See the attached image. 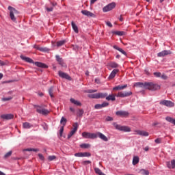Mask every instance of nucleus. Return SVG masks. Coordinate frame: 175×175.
I'll use <instances>...</instances> for the list:
<instances>
[{
	"instance_id": "obj_61",
	"label": "nucleus",
	"mask_w": 175,
	"mask_h": 175,
	"mask_svg": "<svg viewBox=\"0 0 175 175\" xmlns=\"http://www.w3.org/2000/svg\"><path fill=\"white\" fill-rule=\"evenodd\" d=\"M96 1L97 0H91V1H90L91 5L95 3V2H96Z\"/></svg>"
},
{
	"instance_id": "obj_30",
	"label": "nucleus",
	"mask_w": 175,
	"mask_h": 175,
	"mask_svg": "<svg viewBox=\"0 0 175 175\" xmlns=\"http://www.w3.org/2000/svg\"><path fill=\"white\" fill-rule=\"evenodd\" d=\"M56 59L57 61V62L59 64V65H61L62 66H64V60L62 59V58H61L59 57V55H56Z\"/></svg>"
},
{
	"instance_id": "obj_14",
	"label": "nucleus",
	"mask_w": 175,
	"mask_h": 175,
	"mask_svg": "<svg viewBox=\"0 0 175 175\" xmlns=\"http://www.w3.org/2000/svg\"><path fill=\"white\" fill-rule=\"evenodd\" d=\"M172 54V52L169 50H164L161 52L157 53V57H166V55H169Z\"/></svg>"
},
{
	"instance_id": "obj_20",
	"label": "nucleus",
	"mask_w": 175,
	"mask_h": 175,
	"mask_svg": "<svg viewBox=\"0 0 175 175\" xmlns=\"http://www.w3.org/2000/svg\"><path fill=\"white\" fill-rule=\"evenodd\" d=\"M118 72H120V70H118V69L113 70V71L109 75V79H114V77H116V75H117V73H118Z\"/></svg>"
},
{
	"instance_id": "obj_40",
	"label": "nucleus",
	"mask_w": 175,
	"mask_h": 175,
	"mask_svg": "<svg viewBox=\"0 0 175 175\" xmlns=\"http://www.w3.org/2000/svg\"><path fill=\"white\" fill-rule=\"evenodd\" d=\"M23 151H34V152H38V151H39V149H38V148H27V149H24Z\"/></svg>"
},
{
	"instance_id": "obj_25",
	"label": "nucleus",
	"mask_w": 175,
	"mask_h": 175,
	"mask_svg": "<svg viewBox=\"0 0 175 175\" xmlns=\"http://www.w3.org/2000/svg\"><path fill=\"white\" fill-rule=\"evenodd\" d=\"M113 47L115 50H118V51H120V53H122L124 55H126V52H125L122 49L118 47L117 45H114Z\"/></svg>"
},
{
	"instance_id": "obj_46",
	"label": "nucleus",
	"mask_w": 175,
	"mask_h": 175,
	"mask_svg": "<svg viewBox=\"0 0 175 175\" xmlns=\"http://www.w3.org/2000/svg\"><path fill=\"white\" fill-rule=\"evenodd\" d=\"M45 8L47 12H53L54 9L53 7H49V6H46Z\"/></svg>"
},
{
	"instance_id": "obj_22",
	"label": "nucleus",
	"mask_w": 175,
	"mask_h": 175,
	"mask_svg": "<svg viewBox=\"0 0 175 175\" xmlns=\"http://www.w3.org/2000/svg\"><path fill=\"white\" fill-rule=\"evenodd\" d=\"M107 96V92H99L98 93V99H105Z\"/></svg>"
},
{
	"instance_id": "obj_35",
	"label": "nucleus",
	"mask_w": 175,
	"mask_h": 175,
	"mask_svg": "<svg viewBox=\"0 0 175 175\" xmlns=\"http://www.w3.org/2000/svg\"><path fill=\"white\" fill-rule=\"evenodd\" d=\"M65 43H66V40H65L58 41V42H57V46L61 47V46H64V44Z\"/></svg>"
},
{
	"instance_id": "obj_23",
	"label": "nucleus",
	"mask_w": 175,
	"mask_h": 175,
	"mask_svg": "<svg viewBox=\"0 0 175 175\" xmlns=\"http://www.w3.org/2000/svg\"><path fill=\"white\" fill-rule=\"evenodd\" d=\"M32 126H33V125H32L31 123L29 122H24L23 124V127L25 129H31V128H32Z\"/></svg>"
},
{
	"instance_id": "obj_43",
	"label": "nucleus",
	"mask_w": 175,
	"mask_h": 175,
	"mask_svg": "<svg viewBox=\"0 0 175 175\" xmlns=\"http://www.w3.org/2000/svg\"><path fill=\"white\" fill-rule=\"evenodd\" d=\"M83 114H84V111L83 109H79V111L77 112V116L79 117H81V116H83Z\"/></svg>"
},
{
	"instance_id": "obj_57",
	"label": "nucleus",
	"mask_w": 175,
	"mask_h": 175,
	"mask_svg": "<svg viewBox=\"0 0 175 175\" xmlns=\"http://www.w3.org/2000/svg\"><path fill=\"white\" fill-rule=\"evenodd\" d=\"M106 121H113V118L110 116L106 118Z\"/></svg>"
},
{
	"instance_id": "obj_33",
	"label": "nucleus",
	"mask_w": 175,
	"mask_h": 175,
	"mask_svg": "<svg viewBox=\"0 0 175 175\" xmlns=\"http://www.w3.org/2000/svg\"><path fill=\"white\" fill-rule=\"evenodd\" d=\"M35 65L38 66V68H47V65L38 62L35 63Z\"/></svg>"
},
{
	"instance_id": "obj_9",
	"label": "nucleus",
	"mask_w": 175,
	"mask_h": 175,
	"mask_svg": "<svg viewBox=\"0 0 175 175\" xmlns=\"http://www.w3.org/2000/svg\"><path fill=\"white\" fill-rule=\"evenodd\" d=\"M160 105H163V106H167V107H173V106H174V103H173V102L167 100L160 101Z\"/></svg>"
},
{
	"instance_id": "obj_41",
	"label": "nucleus",
	"mask_w": 175,
	"mask_h": 175,
	"mask_svg": "<svg viewBox=\"0 0 175 175\" xmlns=\"http://www.w3.org/2000/svg\"><path fill=\"white\" fill-rule=\"evenodd\" d=\"M66 119L64 117H62L60 123L62 124L63 126H65V125H66Z\"/></svg>"
},
{
	"instance_id": "obj_2",
	"label": "nucleus",
	"mask_w": 175,
	"mask_h": 175,
	"mask_svg": "<svg viewBox=\"0 0 175 175\" xmlns=\"http://www.w3.org/2000/svg\"><path fill=\"white\" fill-rule=\"evenodd\" d=\"M8 10L10 11V16L11 20L14 22H16L18 14H20V12L16 10V8L12 6H8Z\"/></svg>"
},
{
	"instance_id": "obj_28",
	"label": "nucleus",
	"mask_w": 175,
	"mask_h": 175,
	"mask_svg": "<svg viewBox=\"0 0 175 175\" xmlns=\"http://www.w3.org/2000/svg\"><path fill=\"white\" fill-rule=\"evenodd\" d=\"M70 101L71 103H73V105H75L76 106H81V103L77 100H75V98H70Z\"/></svg>"
},
{
	"instance_id": "obj_50",
	"label": "nucleus",
	"mask_w": 175,
	"mask_h": 175,
	"mask_svg": "<svg viewBox=\"0 0 175 175\" xmlns=\"http://www.w3.org/2000/svg\"><path fill=\"white\" fill-rule=\"evenodd\" d=\"M94 109H102V106H101L100 104H96V105L94 106Z\"/></svg>"
},
{
	"instance_id": "obj_11",
	"label": "nucleus",
	"mask_w": 175,
	"mask_h": 175,
	"mask_svg": "<svg viewBox=\"0 0 175 175\" xmlns=\"http://www.w3.org/2000/svg\"><path fill=\"white\" fill-rule=\"evenodd\" d=\"M58 75L62 79H66V80H72V77H70V76L66 72L59 71Z\"/></svg>"
},
{
	"instance_id": "obj_60",
	"label": "nucleus",
	"mask_w": 175,
	"mask_h": 175,
	"mask_svg": "<svg viewBox=\"0 0 175 175\" xmlns=\"http://www.w3.org/2000/svg\"><path fill=\"white\" fill-rule=\"evenodd\" d=\"M119 20L120 21H124V18H122V15H120Z\"/></svg>"
},
{
	"instance_id": "obj_62",
	"label": "nucleus",
	"mask_w": 175,
	"mask_h": 175,
	"mask_svg": "<svg viewBox=\"0 0 175 175\" xmlns=\"http://www.w3.org/2000/svg\"><path fill=\"white\" fill-rule=\"evenodd\" d=\"M148 150H150V148H148V146H146L144 148V151H148Z\"/></svg>"
},
{
	"instance_id": "obj_5",
	"label": "nucleus",
	"mask_w": 175,
	"mask_h": 175,
	"mask_svg": "<svg viewBox=\"0 0 175 175\" xmlns=\"http://www.w3.org/2000/svg\"><path fill=\"white\" fill-rule=\"evenodd\" d=\"M82 136L84 139H96V133L83 132Z\"/></svg>"
},
{
	"instance_id": "obj_21",
	"label": "nucleus",
	"mask_w": 175,
	"mask_h": 175,
	"mask_svg": "<svg viewBox=\"0 0 175 175\" xmlns=\"http://www.w3.org/2000/svg\"><path fill=\"white\" fill-rule=\"evenodd\" d=\"M137 135H139V136H148V133L146 132V131H142L140 130H137L135 131Z\"/></svg>"
},
{
	"instance_id": "obj_12",
	"label": "nucleus",
	"mask_w": 175,
	"mask_h": 175,
	"mask_svg": "<svg viewBox=\"0 0 175 175\" xmlns=\"http://www.w3.org/2000/svg\"><path fill=\"white\" fill-rule=\"evenodd\" d=\"M96 139L98 137H99V139H100L101 140H103V142H108L109 139H107V137H106V135H105L103 133H100V132H97L96 133Z\"/></svg>"
},
{
	"instance_id": "obj_48",
	"label": "nucleus",
	"mask_w": 175,
	"mask_h": 175,
	"mask_svg": "<svg viewBox=\"0 0 175 175\" xmlns=\"http://www.w3.org/2000/svg\"><path fill=\"white\" fill-rule=\"evenodd\" d=\"M161 75L162 74L159 72H154V76H155L156 77H161Z\"/></svg>"
},
{
	"instance_id": "obj_8",
	"label": "nucleus",
	"mask_w": 175,
	"mask_h": 175,
	"mask_svg": "<svg viewBox=\"0 0 175 175\" xmlns=\"http://www.w3.org/2000/svg\"><path fill=\"white\" fill-rule=\"evenodd\" d=\"M73 127H74V129L68 135V137H67L68 139H70V137H72L73 136V135H75V133H76V132H77V129H79V124H77V123H75L73 124Z\"/></svg>"
},
{
	"instance_id": "obj_24",
	"label": "nucleus",
	"mask_w": 175,
	"mask_h": 175,
	"mask_svg": "<svg viewBox=\"0 0 175 175\" xmlns=\"http://www.w3.org/2000/svg\"><path fill=\"white\" fill-rule=\"evenodd\" d=\"M106 100H112L113 102L116 100V96L113 94H107V96L105 97Z\"/></svg>"
},
{
	"instance_id": "obj_16",
	"label": "nucleus",
	"mask_w": 175,
	"mask_h": 175,
	"mask_svg": "<svg viewBox=\"0 0 175 175\" xmlns=\"http://www.w3.org/2000/svg\"><path fill=\"white\" fill-rule=\"evenodd\" d=\"M20 58L23 60L25 61V62H28L29 64H33V60L29 57H27L23 55L20 56Z\"/></svg>"
},
{
	"instance_id": "obj_36",
	"label": "nucleus",
	"mask_w": 175,
	"mask_h": 175,
	"mask_svg": "<svg viewBox=\"0 0 175 175\" xmlns=\"http://www.w3.org/2000/svg\"><path fill=\"white\" fill-rule=\"evenodd\" d=\"M139 163V157L135 156L133 159V165H137Z\"/></svg>"
},
{
	"instance_id": "obj_39",
	"label": "nucleus",
	"mask_w": 175,
	"mask_h": 175,
	"mask_svg": "<svg viewBox=\"0 0 175 175\" xmlns=\"http://www.w3.org/2000/svg\"><path fill=\"white\" fill-rule=\"evenodd\" d=\"M81 148H90L91 145L90 144H82L80 145Z\"/></svg>"
},
{
	"instance_id": "obj_32",
	"label": "nucleus",
	"mask_w": 175,
	"mask_h": 175,
	"mask_svg": "<svg viewBox=\"0 0 175 175\" xmlns=\"http://www.w3.org/2000/svg\"><path fill=\"white\" fill-rule=\"evenodd\" d=\"M54 86H51L49 89V94L51 96V98H54Z\"/></svg>"
},
{
	"instance_id": "obj_34",
	"label": "nucleus",
	"mask_w": 175,
	"mask_h": 175,
	"mask_svg": "<svg viewBox=\"0 0 175 175\" xmlns=\"http://www.w3.org/2000/svg\"><path fill=\"white\" fill-rule=\"evenodd\" d=\"M33 47H34V49H36V50H39V51H47L46 48H42V47H40L38 45H34Z\"/></svg>"
},
{
	"instance_id": "obj_38",
	"label": "nucleus",
	"mask_w": 175,
	"mask_h": 175,
	"mask_svg": "<svg viewBox=\"0 0 175 175\" xmlns=\"http://www.w3.org/2000/svg\"><path fill=\"white\" fill-rule=\"evenodd\" d=\"M113 33H114L115 35H118V36H123V35H125V32L124 31H113Z\"/></svg>"
},
{
	"instance_id": "obj_64",
	"label": "nucleus",
	"mask_w": 175,
	"mask_h": 175,
	"mask_svg": "<svg viewBox=\"0 0 175 175\" xmlns=\"http://www.w3.org/2000/svg\"><path fill=\"white\" fill-rule=\"evenodd\" d=\"M0 175H6V174L2 172V171H0Z\"/></svg>"
},
{
	"instance_id": "obj_53",
	"label": "nucleus",
	"mask_w": 175,
	"mask_h": 175,
	"mask_svg": "<svg viewBox=\"0 0 175 175\" xmlns=\"http://www.w3.org/2000/svg\"><path fill=\"white\" fill-rule=\"evenodd\" d=\"M38 157H39V159H40L41 161H44V157L43 156V154H38Z\"/></svg>"
},
{
	"instance_id": "obj_3",
	"label": "nucleus",
	"mask_w": 175,
	"mask_h": 175,
	"mask_svg": "<svg viewBox=\"0 0 175 175\" xmlns=\"http://www.w3.org/2000/svg\"><path fill=\"white\" fill-rule=\"evenodd\" d=\"M113 126H115L116 129L118 131H122L123 132H131V128L126 126H121L118 124L116 122L113 123Z\"/></svg>"
},
{
	"instance_id": "obj_19",
	"label": "nucleus",
	"mask_w": 175,
	"mask_h": 175,
	"mask_svg": "<svg viewBox=\"0 0 175 175\" xmlns=\"http://www.w3.org/2000/svg\"><path fill=\"white\" fill-rule=\"evenodd\" d=\"M166 165L169 169H174L175 167V160L173 159L171 161V163L170 161H167L166 163Z\"/></svg>"
},
{
	"instance_id": "obj_37",
	"label": "nucleus",
	"mask_w": 175,
	"mask_h": 175,
	"mask_svg": "<svg viewBox=\"0 0 175 175\" xmlns=\"http://www.w3.org/2000/svg\"><path fill=\"white\" fill-rule=\"evenodd\" d=\"M88 98H91L92 99H98V93L88 94Z\"/></svg>"
},
{
	"instance_id": "obj_6",
	"label": "nucleus",
	"mask_w": 175,
	"mask_h": 175,
	"mask_svg": "<svg viewBox=\"0 0 175 175\" xmlns=\"http://www.w3.org/2000/svg\"><path fill=\"white\" fill-rule=\"evenodd\" d=\"M114 8H116V3L112 2V3L107 5L106 6H105L103 8V12H104V13H106V12H110V10H113V9H114Z\"/></svg>"
},
{
	"instance_id": "obj_13",
	"label": "nucleus",
	"mask_w": 175,
	"mask_h": 175,
	"mask_svg": "<svg viewBox=\"0 0 175 175\" xmlns=\"http://www.w3.org/2000/svg\"><path fill=\"white\" fill-rule=\"evenodd\" d=\"M116 114L119 117H128L129 116V113L125 111H118Z\"/></svg>"
},
{
	"instance_id": "obj_54",
	"label": "nucleus",
	"mask_w": 175,
	"mask_h": 175,
	"mask_svg": "<svg viewBox=\"0 0 175 175\" xmlns=\"http://www.w3.org/2000/svg\"><path fill=\"white\" fill-rule=\"evenodd\" d=\"M161 79H163V80H166L167 79V76H166V75L165 74H163L161 76Z\"/></svg>"
},
{
	"instance_id": "obj_44",
	"label": "nucleus",
	"mask_w": 175,
	"mask_h": 175,
	"mask_svg": "<svg viewBox=\"0 0 175 175\" xmlns=\"http://www.w3.org/2000/svg\"><path fill=\"white\" fill-rule=\"evenodd\" d=\"M65 126H62L61 128H60V130H59V135H60V137H62V134L64 133V127Z\"/></svg>"
},
{
	"instance_id": "obj_27",
	"label": "nucleus",
	"mask_w": 175,
	"mask_h": 175,
	"mask_svg": "<svg viewBox=\"0 0 175 175\" xmlns=\"http://www.w3.org/2000/svg\"><path fill=\"white\" fill-rule=\"evenodd\" d=\"M71 25L72 27V29H74L75 33H79V27H77V25H75V22H71Z\"/></svg>"
},
{
	"instance_id": "obj_45",
	"label": "nucleus",
	"mask_w": 175,
	"mask_h": 175,
	"mask_svg": "<svg viewBox=\"0 0 175 175\" xmlns=\"http://www.w3.org/2000/svg\"><path fill=\"white\" fill-rule=\"evenodd\" d=\"M88 94H94V92H98L97 90H87Z\"/></svg>"
},
{
	"instance_id": "obj_26",
	"label": "nucleus",
	"mask_w": 175,
	"mask_h": 175,
	"mask_svg": "<svg viewBox=\"0 0 175 175\" xmlns=\"http://www.w3.org/2000/svg\"><path fill=\"white\" fill-rule=\"evenodd\" d=\"M138 173L139 174H142V175H149L150 174V172H148V170H144V169L139 170Z\"/></svg>"
},
{
	"instance_id": "obj_63",
	"label": "nucleus",
	"mask_w": 175,
	"mask_h": 175,
	"mask_svg": "<svg viewBox=\"0 0 175 175\" xmlns=\"http://www.w3.org/2000/svg\"><path fill=\"white\" fill-rule=\"evenodd\" d=\"M51 3L52 6H57V3L51 2Z\"/></svg>"
},
{
	"instance_id": "obj_49",
	"label": "nucleus",
	"mask_w": 175,
	"mask_h": 175,
	"mask_svg": "<svg viewBox=\"0 0 175 175\" xmlns=\"http://www.w3.org/2000/svg\"><path fill=\"white\" fill-rule=\"evenodd\" d=\"M12 99H13V98L12 97H8V98H3L2 100H3V102H6L8 100H12Z\"/></svg>"
},
{
	"instance_id": "obj_51",
	"label": "nucleus",
	"mask_w": 175,
	"mask_h": 175,
	"mask_svg": "<svg viewBox=\"0 0 175 175\" xmlns=\"http://www.w3.org/2000/svg\"><path fill=\"white\" fill-rule=\"evenodd\" d=\"M90 163H91V161H84L82 162V165H88Z\"/></svg>"
},
{
	"instance_id": "obj_29",
	"label": "nucleus",
	"mask_w": 175,
	"mask_h": 175,
	"mask_svg": "<svg viewBox=\"0 0 175 175\" xmlns=\"http://www.w3.org/2000/svg\"><path fill=\"white\" fill-rule=\"evenodd\" d=\"M107 66H109V68H118V64L114 62H111L108 63Z\"/></svg>"
},
{
	"instance_id": "obj_1",
	"label": "nucleus",
	"mask_w": 175,
	"mask_h": 175,
	"mask_svg": "<svg viewBox=\"0 0 175 175\" xmlns=\"http://www.w3.org/2000/svg\"><path fill=\"white\" fill-rule=\"evenodd\" d=\"M135 87H144L146 90H149L150 91H157L161 90V86L157 83L152 82H146L144 83L142 82H137L135 83Z\"/></svg>"
},
{
	"instance_id": "obj_56",
	"label": "nucleus",
	"mask_w": 175,
	"mask_h": 175,
	"mask_svg": "<svg viewBox=\"0 0 175 175\" xmlns=\"http://www.w3.org/2000/svg\"><path fill=\"white\" fill-rule=\"evenodd\" d=\"M106 25L109 27L110 28H111L113 27V25L111 24V23L110 22H107Z\"/></svg>"
},
{
	"instance_id": "obj_42",
	"label": "nucleus",
	"mask_w": 175,
	"mask_h": 175,
	"mask_svg": "<svg viewBox=\"0 0 175 175\" xmlns=\"http://www.w3.org/2000/svg\"><path fill=\"white\" fill-rule=\"evenodd\" d=\"M12 154H13L12 151H9L8 152H7L5 155H4V158L6 159L8 158H9V157L12 156Z\"/></svg>"
},
{
	"instance_id": "obj_7",
	"label": "nucleus",
	"mask_w": 175,
	"mask_h": 175,
	"mask_svg": "<svg viewBox=\"0 0 175 175\" xmlns=\"http://www.w3.org/2000/svg\"><path fill=\"white\" fill-rule=\"evenodd\" d=\"M132 95V92H119L116 96L117 98H126L128 96H131Z\"/></svg>"
},
{
	"instance_id": "obj_4",
	"label": "nucleus",
	"mask_w": 175,
	"mask_h": 175,
	"mask_svg": "<svg viewBox=\"0 0 175 175\" xmlns=\"http://www.w3.org/2000/svg\"><path fill=\"white\" fill-rule=\"evenodd\" d=\"M35 107H36L37 113H39V114H42V116H47V114L50 113L49 109H42V107L40 106L36 105Z\"/></svg>"
},
{
	"instance_id": "obj_17",
	"label": "nucleus",
	"mask_w": 175,
	"mask_h": 175,
	"mask_svg": "<svg viewBox=\"0 0 175 175\" xmlns=\"http://www.w3.org/2000/svg\"><path fill=\"white\" fill-rule=\"evenodd\" d=\"M13 117H14V116L12 113L3 114L1 116V118H2L3 120H12L13 119Z\"/></svg>"
},
{
	"instance_id": "obj_31",
	"label": "nucleus",
	"mask_w": 175,
	"mask_h": 175,
	"mask_svg": "<svg viewBox=\"0 0 175 175\" xmlns=\"http://www.w3.org/2000/svg\"><path fill=\"white\" fill-rule=\"evenodd\" d=\"M166 121H167L168 122H171V124H173L174 125H175V119H173L172 117L170 116H167L165 118Z\"/></svg>"
},
{
	"instance_id": "obj_47",
	"label": "nucleus",
	"mask_w": 175,
	"mask_h": 175,
	"mask_svg": "<svg viewBox=\"0 0 175 175\" xmlns=\"http://www.w3.org/2000/svg\"><path fill=\"white\" fill-rule=\"evenodd\" d=\"M55 158H57V157L55 155L49 156L48 159H49V161H54V159H55Z\"/></svg>"
},
{
	"instance_id": "obj_58",
	"label": "nucleus",
	"mask_w": 175,
	"mask_h": 175,
	"mask_svg": "<svg viewBox=\"0 0 175 175\" xmlns=\"http://www.w3.org/2000/svg\"><path fill=\"white\" fill-rule=\"evenodd\" d=\"M5 65V62H2V60H0V66H3Z\"/></svg>"
},
{
	"instance_id": "obj_55",
	"label": "nucleus",
	"mask_w": 175,
	"mask_h": 175,
	"mask_svg": "<svg viewBox=\"0 0 175 175\" xmlns=\"http://www.w3.org/2000/svg\"><path fill=\"white\" fill-rule=\"evenodd\" d=\"M102 104L104 107H107V106H109V103L107 102H103Z\"/></svg>"
},
{
	"instance_id": "obj_10",
	"label": "nucleus",
	"mask_w": 175,
	"mask_h": 175,
	"mask_svg": "<svg viewBox=\"0 0 175 175\" xmlns=\"http://www.w3.org/2000/svg\"><path fill=\"white\" fill-rule=\"evenodd\" d=\"M75 157H77L79 158L81 157H91V153L88 152H78L75 154Z\"/></svg>"
},
{
	"instance_id": "obj_59",
	"label": "nucleus",
	"mask_w": 175,
	"mask_h": 175,
	"mask_svg": "<svg viewBox=\"0 0 175 175\" xmlns=\"http://www.w3.org/2000/svg\"><path fill=\"white\" fill-rule=\"evenodd\" d=\"M70 111H72V113H75V109L73 107H70Z\"/></svg>"
},
{
	"instance_id": "obj_15",
	"label": "nucleus",
	"mask_w": 175,
	"mask_h": 175,
	"mask_svg": "<svg viewBox=\"0 0 175 175\" xmlns=\"http://www.w3.org/2000/svg\"><path fill=\"white\" fill-rule=\"evenodd\" d=\"M81 13L83 14V16H86L87 17H95V15L94 13L87 10H83L81 11Z\"/></svg>"
},
{
	"instance_id": "obj_18",
	"label": "nucleus",
	"mask_w": 175,
	"mask_h": 175,
	"mask_svg": "<svg viewBox=\"0 0 175 175\" xmlns=\"http://www.w3.org/2000/svg\"><path fill=\"white\" fill-rule=\"evenodd\" d=\"M126 87H128V85H119L118 86L114 87L113 90V91H121L122 90H125Z\"/></svg>"
},
{
	"instance_id": "obj_52",
	"label": "nucleus",
	"mask_w": 175,
	"mask_h": 175,
	"mask_svg": "<svg viewBox=\"0 0 175 175\" xmlns=\"http://www.w3.org/2000/svg\"><path fill=\"white\" fill-rule=\"evenodd\" d=\"M155 143H157V144H159L161 143L162 140L161 139V138H157L154 140Z\"/></svg>"
}]
</instances>
